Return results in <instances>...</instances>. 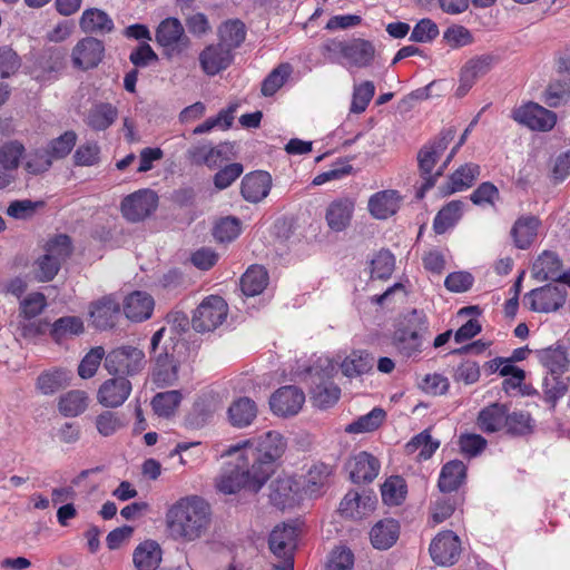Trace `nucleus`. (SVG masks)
<instances>
[{"label":"nucleus","instance_id":"1","mask_svg":"<svg viewBox=\"0 0 570 570\" xmlns=\"http://www.w3.org/2000/svg\"><path fill=\"white\" fill-rule=\"evenodd\" d=\"M285 449L286 442L276 431L229 446L226 455L234 458V462L224 469L218 490L225 494H234L243 488L258 492L275 472Z\"/></svg>","mask_w":570,"mask_h":570},{"label":"nucleus","instance_id":"2","mask_svg":"<svg viewBox=\"0 0 570 570\" xmlns=\"http://www.w3.org/2000/svg\"><path fill=\"white\" fill-rule=\"evenodd\" d=\"M167 523L174 538L194 541L209 527V505L197 497L180 500L168 511Z\"/></svg>","mask_w":570,"mask_h":570},{"label":"nucleus","instance_id":"3","mask_svg":"<svg viewBox=\"0 0 570 570\" xmlns=\"http://www.w3.org/2000/svg\"><path fill=\"white\" fill-rule=\"evenodd\" d=\"M429 331L426 315L423 311L412 309L404 315L392 335V345L404 357H412L422 352L424 335Z\"/></svg>","mask_w":570,"mask_h":570},{"label":"nucleus","instance_id":"4","mask_svg":"<svg viewBox=\"0 0 570 570\" xmlns=\"http://www.w3.org/2000/svg\"><path fill=\"white\" fill-rule=\"evenodd\" d=\"M454 137L455 129L448 128L445 130H442L440 132V136L435 140H433L429 145H424L420 149L417 154V163L420 175L423 178L424 183L416 193L417 198H423L425 191H428L435 185L439 176H436V173L432 174V170L438 159L443 155V153L446 150L449 144L454 139Z\"/></svg>","mask_w":570,"mask_h":570},{"label":"nucleus","instance_id":"5","mask_svg":"<svg viewBox=\"0 0 570 570\" xmlns=\"http://www.w3.org/2000/svg\"><path fill=\"white\" fill-rule=\"evenodd\" d=\"M146 365L142 350L132 345H121L109 351L105 357L104 366L112 376L125 379L138 375Z\"/></svg>","mask_w":570,"mask_h":570},{"label":"nucleus","instance_id":"6","mask_svg":"<svg viewBox=\"0 0 570 570\" xmlns=\"http://www.w3.org/2000/svg\"><path fill=\"white\" fill-rule=\"evenodd\" d=\"M227 303L218 295L206 297L194 311L191 325L196 332L205 333L216 330L226 320Z\"/></svg>","mask_w":570,"mask_h":570},{"label":"nucleus","instance_id":"7","mask_svg":"<svg viewBox=\"0 0 570 570\" xmlns=\"http://www.w3.org/2000/svg\"><path fill=\"white\" fill-rule=\"evenodd\" d=\"M512 118L533 131H550L557 124V114L543 106L529 101L514 108Z\"/></svg>","mask_w":570,"mask_h":570},{"label":"nucleus","instance_id":"8","mask_svg":"<svg viewBox=\"0 0 570 570\" xmlns=\"http://www.w3.org/2000/svg\"><path fill=\"white\" fill-rule=\"evenodd\" d=\"M524 299L533 312L550 313L561 308L567 299V289L563 285L548 284L530 291Z\"/></svg>","mask_w":570,"mask_h":570},{"label":"nucleus","instance_id":"9","mask_svg":"<svg viewBox=\"0 0 570 570\" xmlns=\"http://www.w3.org/2000/svg\"><path fill=\"white\" fill-rule=\"evenodd\" d=\"M158 206V196L150 189L135 191L121 202L122 216L132 223L144 220L150 216Z\"/></svg>","mask_w":570,"mask_h":570},{"label":"nucleus","instance_id":"10","mask_svg":"<svg viewBox=\"0 0 570 570\" xmlns=\"http://www.w3.org/2000/svg\"><path fill=\"white\" fill-rule=\"evenodd\" d=\"M226 144L214 146L210 141L200 140L190 145L185 151V160L190 166H206L209 169H216L220 166L225 157Z\"/></svg>","mask_w":570,"mask_h":570},{"label":"nucleus","instance_id":"11","mask_svg":"<svg viewBox=\"0 0 570 570\" xmlns=\"http://www.w3.org/2000/svg\"><path fill=\"white\" fill-rule=\"evenodd\" d=\"M429 551L436 564L450 567L459 560L461 541L453 531H443L432 540Z\"/></svg>","mask_w":570,"mask_h":570},{"label":"nucleus","instance_id":"12","mask_svg":"<svg viewBox=\"0 0 570 570\" xmlns=\"http://www.w3.org/2000/svg\"><path fill=\"white\" fill-rule=\"evenodd\" d=\"M104 56V41L94 37H86L73 47L71 61L75 68L86 71L98 67Z\"/></svg>","mask_w":570,"mask_h":570},{"label":"nucleus","instance_id":"13","mask_svg":"<svg viewBox=\"0 0 570 570\" xmlns=\"http://www.w3.org/2000/svg\"><path fill=\"white\" fill-rule=\"evenodd\" d=\"M305 402L303 391L294 385L279 387L269 399V406L274 414L292 416L299 412Z\"/></svg>","mask_w":570,"mask_h":570},{"label":"nucleus","instance_id":"14","mask_svg":"<svg viewBox=\"0 0 570 570\" xmlns=\"http://www.w3.org/2000/svg\"><path fill=\"white\" fill-rule=\"evenodd\" d=\"M132 385L124 376L106 380L97 392V401L105 407H118L129 397Z\"/></svg>","mask_w":570,"mask_h":570},{"label":"nucleus","instance_id":"15","mask_svg":"<svg viewBox=\"0 0 570 570\" xmlns=\"http://www.w3.org/2000/svg\"><path fill=\"white\" fill-rule=\"evenodd\" d=\"M272 188V176L264 170L246 174L240 184V194L249 203L257 204L265 199Z\"/></svg>","mask_w":570,"mask_h":570},{"label":"nucleus","instance_id":"16","mask_svg":"<svg viewBox=\"0 0 570 570\" xmlns=\"http://www.w3.org/2000/svg\"><path fill=\"white\" fill-rule=\"evenodd\" d=\"M232 51L220 43L209 45L199 53V63L208 76H215L227 69L233 62Z\"/></svg>","mask_w":570,"mask_h":570},{"label":"nucleus","instance_id":"17","mask_svg":"<svg viewBox=\"0 0 570 570\" xmlns=\"http://www.w3.org/2000/svg\"><path fill=\"white\" fill-rule=\"evenodd\" d=\"M120 315V305L112 296H104L90 307L92 325L98 330L112 328Z\"/></svg>","mask_w":570,"mask_h":570},{"label":"nucleus","instance_id":"18","mask_svg":"<svg viewBox=\"0 0 570 570\" xmlns=\"http://www.w3.org/2000/svg\"><path fill=\"white\" fill-rule=\"evenodd\" d=\"M350 478L353 483H370L379 474L380 462L368 452H360L347 463Z\"/></svg>","mask_w":570,"mask_h":570},{"label":"nucleus","instance_id":"19","mask_svg":"<svg viewBox=\"0 0 570 570\" xmlns=\"http://www.w3.org/2000/svg\"><path fill=\"white\" fill-rule=\"evenodd\" d=\"M154 305L155 302L151 295L136 291L125 298L124 313L132 322H142L151 316Z\"/></svg>","mask_w":570,"mask_h":570},{"label":"nucleus","instance_id":"20","mask_svg":"<svg viewBox=\"0 0 570 570\" xmlns=\"http://www.w3.org/2000/svg\"><path fill=\"white\" fill-rule=\"evenodd\" d=\"M257 405L247 396L234 400L227 410L228 422L232 426L244 429L249 426L257 417Z\"/></svg>","mask_w":570,"mask_h":570},{"label":"nucleus","instance_id":"21","mask_svg":"<svg viewBox=\"0 0 570 570\" xmlns=\"http://www.w3.org/2000/svg\"><path fill=\"white\" fill-rule=\"evenodd\" d=\"M540 225L541 222L537 216L523 215L519 217L510 232L515 247L519 249L529 248L538 235Z\"/></svg>","mask_w":570,"mask_h":570},{"label":"nucleus","instance_id":"22","mask_svg":"<svg viewBox=\"0 0 570 570\" xmlns=\"http://www.w3.org/2000/svg\"><path fill=\"white\" fill-rule=\"evenodd\" d=\"M400 535V524L387 518L376 522L370 532L372 546L377 550H387L395 544Z\"/></svg>","mask_w":570,"mask_h":570},{"label":"nucleus","instance_id":"23","mask_svg":"<svg viewBox=\"0 0 570 570\" xmlns=\"http://www.w3.org/2000/svg\"><path fill=\"white\" fill-rule=\"evenodd\" d=\"M296 529L295 527L284 524L276 527L269 534V549L278 558L285 560L293 558V549L295 547Z\"/></svg>","mask_w":570,"mask_h":570},{"label":"nucleus","instance_id":"24","mask_svg":"<svg viewBox=\"0 0 570 570\" xmlns=\"http://www.w3.org/2000/svg\"><path fill=\"white\" fill-rule=\"evenodd\" d=\"M400 208V196L396 190L387 189L374 194L368 200V210L377 219H386Z\"/></svg>","mask_w":570,"mask_h":570},{"label":"nucleus","instance_id":"25","mask_svg":"<svg viewBox=\"0 0 570 570\" xmlns=\"http://www.w3.org/2000/svg\"><path fill=\"white\" fill-rule=\"evenodd\" d=\"M562 273V262L553 252H543L533 263V277L540 282H559Z\"/></svg>","mask_w":570,"mask_h":570},{"label":"nucleus","instance_id":"26","mask_svg":"<svg viewBox=\"0 0 570 570\" xmlns=\"http://www.w3.org/2000/svg\"><path fill=\"white\" fill-rule=\"evenodd\" d=\"M508 405L492 403L483 407L478 415L476 424L484 433H494L504 428L507 422Z\"/></svg>","mask_w":570,"mask_h":570},{"label":"nucleus","instance_id":"27","mask_svg":"<svg viewBox=\"0 0 570 570\" xmlns=\"http://www.w3.org/2000/svg\"><path fill=\"white\" fill-rule=\"evenodd\" d=\"M375 48L368 40L356 38L347 41L344 58L354 67L366 68L374 60Z\"/></svg>","mask_w":570,"mask_h":570},{"label":"nucleus","instance_id":"28","mask_svg":"<svg viewBox=\"0 0 570 570\" xmlns=\"http://www.w3.org/2000/svg\"><path fill=\"white\" fill-rule=\"evenodd\" d=\"M79 24L85 33L95 35H107L115 28L112 19L105 11L97 8L85 10Z\"/></svg>","mask_w":570,"mask_h":570},{"label":"nucleus","instance_id":"29","mask_svg":"<svg viewBox=\"0 0 570 570\" xmlns=\"http://www.w3.org/2000/svg\"><path fill=\"white\" fill-rule=\"evenodd\" d=\"M161 561V548L153 540L138 544L132 553V562L137 570H156Z\"/></svg>","mask_w":570,"mask_h":570},{"label":"nucleus","instance_id":"30","mask_svg":"<svg viewBox=\"0 0 570 570\" xmlns=\"http://www.w3.org/2000/svg\"><path fill=\"white\" fill-rule=\"evenodd\" d=\"M465 476V464L460 460H452L442 466L438 487L444 493L456 491L464 482Z\"/></svg>","mask_w":570,"mask_h":570},{"label":"nucleus","instance_id":"31","mask_svg":"<svg viewBox=\"0 0 570 570\" xmlns=\"http://www.w3.org/2000/svg\"><path fill=\"white\" fill-rule=\"evenodd\" d=\"M481 168L478 164L468 163L460 166L450 177L444 191L451 195L470 188L480 176Z\"/></svg>","mask_w":570,"mask_h":570},{"label":"nucleus","instance_id":"32","mask_svg":"<svg viewBox=\"0 0 570 570\" xmlns=\"http://www.w3.org/2000/svg\"><path fill=\"white\" fill-rule=\"evenodd\" d=\"M539 362L549 370L550 374L563 373L569 364V355L564 346L557 344L535 351Z\"/></svg>","mask_w":570,"mask_h":570},{"label":"nucleus","instance_id":"33","mask_svg":"<svg viewBox=\"0 0 570 570\" xmlns=\"http://www.w3.org/2000/svg\"><path fill=\"white\" fill-rule=\"evenodd\" d=\"M354 205L347 199H338L331 203L326 210V222L334 232L344 230L351 222Z\"/></svg>","mask_w":570,"mask_h":570},{"label":"nucleus","instance_id":"34","mask_svg":"<svg viewBox=\"0 0 570 570\" xmlns=\"http://www.w3.org/2000/svg\"><path fill=\"white\" fill-rule=\"evenodd\" d=\"M153 381L157 386L164 387L175 384L178 380V366L173 356L168 353H159L155 357Z\"/></svg>","mask_w":570,"mask_h":570},{"label":"nucleus","instance_id":"35","mask_svg":"<svg viewBox=\"0 0 570 570\" xmlns=\"http://www.w3.org/2000/svg\"><path fill=\"white\" fill-rule=\"evenodd\" d=\"M118 110L109 102L94 105L88 111L87 125L97 131L106 130L117 119Z\"/></svg>","mask_w":570,"mask_h":570},{"label":"nucleus","instance_id":"36","mask_svg":"<svg viewBox=\"0 0 570 570\" xmlns=\"http://www.w3.org/2000/svg\"><path fill=\"white\" fill-rule=\"evenodd\" d=\"M156 41L161 47H171L179 42L186 43L188 40L184 36V28L176 18L163 20L156 30Z\"/></svg>","mask_w":570,"mask_h":570},{"label":"nucleus","instance_id":"37","mask_svg":"<svg viewBox=\"0 0 570 570\" xmlns=\"http://www.w3.org/2000/svg\"><path fill=\"white\" fill-rule=\"evenodd\" d=\"M374 357L366 351H353L341 364L343 374L347 377L360 376L373 368Z\"/></svg>","mask_w":570,"mask_h":570},{"label":"nucleus","instance_id":"38","mask_svg":"<svg viewBox=\"0 0 570 570\" xmlns=\"http://www.w3.org/2000/svg\"><path fill=\"white\" fill-rule=\"evenodd\" d=\"M88 407V394L81 390H71L59 397L58 410L67 417L78 416Z\"/></svg>","mask_w":570,"mask_h":570},{"label":"nucleus","instance_id":"39","mask_svg":"<svg viewBox=\"0 0 570 570\" xmlns=\"http://www.w3.org/2000/svg\"><path fill=\"white\" fill-rule=\"evenodd\" d=\"M268 284V273L263 266L249 267L240 278V288L246 296L261 294Z\"/></svg>","mask_w":570,"mask_h":570},{"label":"nucleus","instance_id":"40","mask_svg":"<svg viewBox=\"0 0 570 570\" xmlns=\"http://www.w3.org/2000/svg\"><path fill=\"white\" fill-rule=\"evenodd\" d=\"M70 372L57 368L41 373L37 379V389L43 395H52L69 385Z\"/></svg>","mask_w":570,"mask_h":570},{"label":"nucleus","instance_id":"41","mask_svg":"<svg viewBox=\"0 0 570 570\" xmlns=\"http://www.w3.org/2000/svg\"><path fill=\"white\" fill-rule=\"evenodd\" d=\"M463 202L452 200L440 209L433 220V229L436 234H444L453 227L462 216Z\"/></svg>","mask_w":570,"mask_h":570},{"label":"nucleus","instance_id":"42","mask_svg":"<svg viewBox=\"0 0 570 570\" xmlns=\"http://www.w3.org/2000/svg\"><path fill=\"white\" fill-rule=\"evenodd\" d=\"M407 485L400 475H392L381 487L382 500L386 505H400L406 497Z\"/></svg>","mask_w":570,"mask_h":570},{"label":"nucleus","instance_id":"43","mask_svg":"<svg viewBox=\"0 0 570 570\" xmlns=\"http://www.w3.org/2000/svg\"><path fill=\"white\" fill-rule=\"evenodd\" d=\"M219 42L230 51L238 48L245 40V24L240 20H229L219 28Z\"/></svg>","mask_w":570,"mask_h":570},{"label":"nucleus","instance_id":"44","mask_svg":"<svg viewBox=\"0 0 570 570\" xmlns=\"http://www.w3.org/2000/svg\"><path fill=\"white\" fill-rule=\"evenodd\" d=\"M570 99V79L551 81L542 94V101L550 108H558Z\"/></svg>","mask_w":570,"mask_h":570},{"label":"nucleus","instance_id":"45","mask_svg":"<svg viewBox=\"0 0 570 570\" xmlns=\"http://www.w3.org/2000/svg\"><path fill=\"white\" fill-rule=\"evenodd\" d=\"M66 53L60 48H48L37 59V67L41 70L42 76L49 78L52 73H57L65 67Z\"/></svg>","mask_w":570,"mask_h":570},{"label":"nucleus","instance_id":"46","mask_svg":"<svg viewBox=\"0 0 570 570\" xmlns=\"http://www.w3.org/2000/svg\"><path fill=\"white\" fill-rule=\"evenodd\" d=\"M386 413L383 409L374 407L371 412L360 416L345 428L351 434L375 431L385 420Z\"/></svg>","mask_w":570,"mask_h":570},{"label":"nucleus","instance_id":"47","mask_svg":"<svg viewBox=\"0 0 570 570\" xmlns=\"http://www.w3.org/2000/svg\"><path fill=\"white\" fill-rule=\"evenodd\" d=\"M242 232V223L235 216L219 218L213 228V236L219 243H230L235 240Z\"/></svg>","mask_w":570,"mask_h":570},{"label":"nucleus","instance_id":"48","mask_svg":"<svg viewBox=\"0 0 570 570\" xmlns=\"http://www.w3.org/2000/svg\"><path fill=\"white\" fill-rule=\"evenodd\" d=\"M181 402V393L177 390L157 393L151 400L154 412L158 416L169 417Z\"/></svg>","mask_w":570,"mask_h":570},{"label":"nucleus","instance_id":"49","mask_svg":"<svg viewBox=\"0 0 570 570\" xmlns=\"http://www.w3.org/2000/svg\"><path fill=\"white\" fill-rule=\"evenodd\" d=\"M293 68L289 63H281L273 69L262 82V95L265 97L273 96L289 78Z\"/></svg>","mask_w":570,"mask_h":570},{"label":"nucleus","instance_id":"50","mask_svg":"<svg viewBox=\"0 0 570 570\" xmlns=\"http://www.w3.org/2000/svg\"><path fill=\"white\" fill-rule=\"evenodd\" d=\"M82 332L83 323L80 317L63 316L55 321L50 334L57 343H60L68 336L79 335Z\"/></svg>","mask_w":570,"mask_h":570},{"label":"nucleus","instance_id":"51","mask_svg":"<svg viewBox=\"0 0 570 570\" xmlns=\"http://www.w3.org/2000/svg\"><path fill=\"white\" fill-rule=\"evenodd\" d=\"M495 62L497 57L493 55L476 56L465 62L461 72L475 82L479 78L485 76Z\"/></svg>","mask_w":570,"mask_h":570},{"label":"nucleus","instance_id":"52","mask_svg":"<svg viewBox=\"0 0 570 570\" xmlns=\"http://www.w3.org/2000/svg\"><path fill=\"white\" fill-rule=\"evenodd\" d=\"M26 151L22 142L10 140L0 146V166L16 171L20 166V160Z\"/></svg>","mask_w":570,"mask_h":570},{"label":"nucleus","instance_id":"53","mask_svg":"<svg viewBox=\"0 0 570 570\" xmlns=\"http://www.w3.org/2000/svg\"><path fill=\"white\" fill-rule=\"evenodd\" d=\"M77 142V134L73 130H67L58 138L49 141L46 150L53 160L66 158L73 149Z\"/></svg>","mask_w":570,"mask_h":570},{"label":"nucleus","instance_id":"54","mask_svg":"<svg viewBox=\"0 0 570 570\" xmlns=\"http://www.w3.org/2000/svg\"><path fill=\"white\" fill-rule=\"evenodd\" d=\"M71 253V238L65 234L55 236L46 245L45 254L57 262L60 266L70 257Z\"/></svg>","mask_w":570,"mask_h":570},{"label":"nucleus","instance_id":"55","mask_svg":"<svg viewBox=\"0 0 570 570\" xmlns=\"http://www.w3.org/2000/svg\"><path fill=\"white\" fill-rule=\"evenodd\" d=\"M341 390L333 382L318 384L312 390V400L315 406L327 409L340 399Z\"/></svg>","mask_w":570,"mask_h":570},{"label":"nucleus","instance_id":"56","mask_svg":"<svg viewBox=\"0 0 570 570\" xmlns=\"http://www.w3.org/2000/svg\"><path fill=\"white\" fill-rule=\"evenodd\" d=\"M440 446V442L432 439L428 430L415 435L407 444L406 450L413 453L420 449L419 459L429 460Z\"/></svg>","mask_w":570,"mask_h":570},{"label":"nucleus","instance_id":"57","mask_svg":"<svg viewBox=\"0 0 570 570\" xmlns=\"http://www.w3.org/2000/svg\"><path fill=\"white\" fill-rule=\"evenodd\" d=\"M235 110L236 106H229L227 109H222L216 117H210L203 124L196 126L193 130V134L203 135L209 132L215 127H220L222 129L230 128L234 120Z\"/></svg>","mask_w":570,"mask_h":570},{"label":"nucleus","instance_id":"58","mask_svg":"<svg viewBox=\"0 0 570 570\" xmlns=\"http://www.w3.org/2000/svg\"><path fill=\"white\" fill-rule=\"evenodd\" d=\"M106 352L102 346H96L92 347L81 360L79 366H78V374L81 379H90L92 377L101 361H105Z\"/></svg>","mask_w":570,"mask_h":570},{"label":"nucleus","instance_id":"59","mask_svg":"<svg viewBox=\"0 0 570 570\" xmlns=\"http://www.w3.org/2000/svg\"><path fill=\"white\" fill-rule=\"evenodd\" d=\"M375 94V86L372 81L366 80L354 87L351 111L361 114L365 111L370 101Z\"/></svg>","mask_w":570,"mask_h":570},{"label":"nucleus","instance_id":"60","mask_svg":"<svg viewBox=\"0 0 570 570\" xmlns=\"http://www.w3.org/2000/svg\"><path fill=\"white\" fill-rule=\"evenodd\" d=\"M372 276L381 279L389 278L395 265L394 255L389 249H381L371 262Z\"/></svg>","mask_w":570,"mask_h":570},{"label":"nucleus","instance_id":"61","mask_svg":"<svg viewBox=\"0 0 570 570\" xmlns=\"http://www.w3.org/2000/svg\"><path fill=\"white\" fill-rule=\"evenodd\" d=\"M46 306L47 301L42 293H31L20 302L19 316L32 320L40 315Z\"/></svg>","mask_w":570,"mask_h":570},{"label":"nucleus","instance_id":"62","mask_svg":"<svg viewBox=\"0 0 570 570\" xmlns=\"http://www.w3.org/2000/svg\"><path fill=\"white\" fill-rule=\"evenodd\" d=\"M45 206L43 200L31 199L13 200L7 208V215L16 219L31 218L39 208Z\"/></svg>","mask_w":570,"mask_h":570},{"label":"nucleus","instance_id":"63","mask_svg":"<svg viewBox=\"0 0 570 570\" xmlns=\"http://www.w3.org/2000/svg\"><path fill=\"white\" fill-rule=\"evenodd\" d=\"M507 433L512 436H521L531 432L530 415L522 411L507 412V422L504 423Z\"/></svg>","mask_w":570,"mask_h":570},{"label":"nucleus","instance_id":"64","mask_svg":"<svg viewBox=\"0 0 570 570\" xmlns=\"http://www.w3.org/2000/svg\"><path fill=\"white\" fill-rule=\"evenodd\" d=\"M353 566V552L348 548L340 547L332 551L327 570H352Z\"/></svg>","mask_w":570,"mask_h":570}]
</instances>
